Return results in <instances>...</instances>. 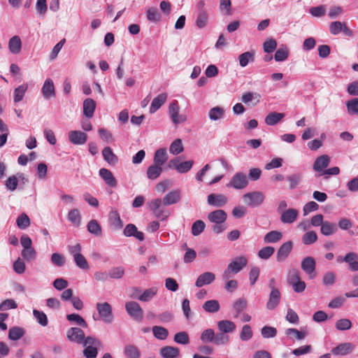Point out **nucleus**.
Masks as SVG:
<instances>
[{
	"label": "nucleus",
	"instance_id": "nucleus-1",
	"mask_svg": "<svg viewBox=\"0 0 358 358\" xmlns=\"http://www.w3.org/2000/svg\"><path fill=\"white\" fill-rule=\"evenodd\" d=\"M208 220L213 224L212 226V231L216 234H220L224 232L227 226L225 222L227 218V213L221 209H217L208 214Z\"/></svg>",
	"mask_w": 358,
	"mask_h": 358
},
{
	"label": "nucleus",
	"instance_id": "nucleus-2",
	"mask_svg": "<svg viewBox=\"0 0 358 358\" xmlns=\"http://www.w3.org/2000/svg\"><path fill=\"white\" fill-rule=\"evenodd\" d=\"M248 264V259L244 256L237 257L234 259L227 266L222 275L223 280H228L231 278V273H239Z\"/></svg>",
	"mask_w": 358,
	"mask_h": 358
},
{
	"label": "nucleus",
	"instance_id": "nucleus-3",
	"mask_svg": "<svg viewBox=\"0 0 358 358\" xmlns=\"http://www.w3.org/2000/svg\"><path fill=\"white\" fill-rule=\"evenodd\" d=\"M68 251L73 257L76 265L80 269L88 270L89 264L86 258L81 254L82 247L80 243L68 246Z\"/></svg>",
	"mask_w": 358,
	"mask_h": 358
},
{
	"label": "nucleus",
	"instance_id": "nucleus-4",
	"mask_svg": "<svg viewBox=\"0 0 358 358\" xmlns=\"http://www.w3.org/2000/svg\"><path fill=\"white\" fill-rule=\"evenodd\" d=\"M163 203L161 199H155L148 203L150 210L153 213L155 216L162 221L166 220L171 215L169 210L163 208Z\"/></svg>",
	"mask_w": 358,
	"mask_h": 358
},
{
	"label": "nucleus",
	"instance_id": "nucleus-5",
	"mask_svg": "<svg viewBox=\"0 0 358 358\" xmlns=\"http://www.w3.org/2000/svg\"><path fill=\"white\" fill-rule=\"evenodd\" d=\"M99 317L106 324H110L114 320L112 306L108 302L97 303L96 305Z\"/></svg>",
	"mask_w": 358,
	"mask_h": 358
},
{
	"label": "nucleus",
	"instance_id": "nucleus-6",
	"mask_svg": "<svg viewBox=\"0 0 358 358\" xmlns=\"http://www.w3.org/2000/svg\"><path fill=\"white\" fill-rule=\"evenodd\" d=\"M264 194L259 191L248 192L243 196L244 203L252 207L260 206L264 202Z\"/></svg>",
	"mask_w": 358,
	"mask_h": 358
},
{
	"label": "nucleus",
	"instance_id": "nucleus-7",
	"mask_svg": "<svg viewBox=\"0 0 358 358\" xmlns=\"http://www.w3.org/2000/svg\"><path fill=\"white\" fill-rule=\"evenodd\" d=\"M248 185V180L246 175L242 172H237L231 177L229 183L227 184V187L242 189L246 187Z\"/></svg>",
	"mask_w": 358,
	"mask_h": 358
},
{
	"label": "nucleus",
	"instance_id": "nucleus-8",
	"mask_svg": "<svg viewBox=\"0 0 358 358\" xmlns=\"http://www.w3.org/2000/svg\"><path fill=\"white\" fill-rule=\"evenodd\" d=\"M125 309L129 315L136 320L141 321L143 317V310L136 301H129L125 304Z\"/></svg>",
	"mask_w": 358,
	"mask_h": 358
},
{
	"label": "nucleus",
	"instance_id": "nucleus-9",
	"mask_svg": "<svg viewBox=\"0 0 358 358\" xmlns=\"http://www.w3.org/2000/svg\"><path fill=\"white\" fill-rule=\"evenodd\" d=\"M329 31L333 35H337L343 31L345 36H352V31L346 26L345 23L340 21L331 22L329 24Z\"/></svg>",
	"mask_w": 358,
	"mask_h": 358
},
{
	"label": "nucleus",
	"instance_id": "nucleus-10",
	"mask_svg": "<svg viewBox=\"0 0 358 358\" xmlns=\"http://www.w3.org/2000/svg\"><path fill=\"white\" fill-rule=\"evenodd\" d=\"M66 337L71 342L81 344L84 342V331L78 327H71L66 331Z\"/></svg>",
	"mask_w": 358,
	"mask_h": 358
},
{
	"label": "nucleus",
	"instance_id": "nucleus-11",
	"mask_svg": "<svg viewBox=\"0 0 358 358\" xmlns=\"http://www.w3.org/2000/svg\"><path fill=\"white\" fill-rule=\"evenodd\" d=\"M169 114L175 124H178L186 121V117L183 115H179V107L175 101L169 104Z\"/></svg>",
	"mask_w": 358,
	"mask_h": 358
},
{
	"label": "nucleus",
	"instance_id": "nucleus-12",
	"mask_svg": "<svg viewBox=\"0 0 358 358\" xmlns=\"http://www.w3.org/2000/svg\"><path fill=\"white\" fill-rule=\"evenodd\" d=\"M208 204L217 208L224 206L227 202V197L222 194H210L207 197Z\"/></svg>",
	"mask_w": 358,
	"mask_h": 358
},
{
	"label": "nucleus",
	"instance_id": "nucleus-13",
	"mask_svg": "<svg viewBox=\"0 0 358 358\" xmlns=\"http://www.w3.org/2000/svg\"><path fill=\"white\" fill-rule=\"evenodd\" d=\"M315 267L316 262L312 257H306L301 262V268L309 275L310 278H314L315 277Z\"/></svg>",
	"mask_w": 358,
	"mask_h": 358
},
{
	"label": "nucleus",
	"instance_id": "nucleus-14",
	"mask_svg": "<svg viewBox=\"0 0 358 358\" xmlns=\"http://www.w3.org/2000/svg\"><path fill=\"white\" fill-rule=\"evenodd\" d=\"M293 248V242L292 241H288L284 243L278 250L276 254V260L278 262H284L289 255L290 254Z\"/></svg>",
	"mask_w": 358,
	"mask_h": 358
},
{
	"label": "nucleus",
	"instance_id": "nucleus-15",
	"mask_svg": "<svg viewBox=\"0 0 358 358\" xmlns=\"http://www.w3.org/2000/svg\"><path fill=\"white\" fill-rule=\"evenodd\" d=\"M181 192L175 189L168 192L162 200L164 206H171L178 203L181 200Z\"/></svg>",
	"mask_w": 358,
	"mask_h": 358
},
{
	"label": "nucleus",
	"instance_id": "nucleus-16",
	"mask_svg": "<svg viewBox=\"0 0 358 358\" xmlns=\"http://www.w3.org/2000/svg\"><path fill=\"white\" fill-rule=\"evenodd\" d=\"M69 139L74 145H83L87 141V135L81 131H71L69 132Z\"/></svg>",
	"mask_w": 358,
	"mask_h": 358
},
{
	"label": "nucleus",
	"instance_id": "nucleus-17",
	"mask_svg": "<svg viewBox=\"0 0 358 358\" xmlns=\"http://www.w3.org/2000/svg\"><path fill=\"white\" fill-rule=\"evenodd\" d=\"M299 215V211L295 208H289L282 212L280 221L284 224L294 222Z\"/></svg>",
	"mask_w": 358,
	"mask_h": 358
},
{
	"label": "nucleus",
	"instance_id": "nucleus-18",
	"mask_svg": "<svg viewBox=\"0 0 358 358\" xmlns=\"http://www.w3.org/2000/svg\"><path fill=\"white\" fill-rule=\"evenodd\" d=\"M354 348L355 345L351 343H343L332 348L331 352L334 355L344 356L350 353Z\"/></svg>",
	"mask_w": 358,
	"mask_h": 358
},
{
	"label": "nucleus",
	"instance_id": "nucleus-19",
	"mask_svg": "<svg viewBox=\"0 0 358 358\" xmlns=\"http://www.w3.org/2000/svg\"><path fill=\"white\" fill-rule=\"evenodd\" d=\"M215 280V275L211 272H205L199 275L197 278L195 286L197 287H201L204 285L211 284Z\"/></svg>",
	"mask_w": 358,
	"mask_h": 358
},
{
	"label": "nucleus",
	"instance_id": "nucleus-20",
	"mask_svg": "<svg viewBox=\"0 0 358 358\" xmlns=\"http://www.w3.org/2000/svg\"><path fill=\"white\" fill-rule=\"evenodd\" d=\"M343 262L349 264V269L352 271H358V255L354 252L347 253L343 258Z\"/></svg>",
	"mask_w": 358,
	"mask_h": 358
},
{
	"label": "nucleus",
	"instance_id": "nucleus-21",
	"mask_svg": "<svg viewBox=\"0 0 358 358\" xmlns=\"http://www.w3.org/2000/svg\"><path fill=\"white\" fill-rule=\"evenodd\" d=\"M281 294L279 290H273L270 292L268 300L266 303L268 310H274L280 302Z\"/></svg>",
	"mask_w": 358,
	"mask_h": 358
},
{
	"label": "nucleus",
	"instance_id": "nucleus-22",
	"mask_svg": "<svg viewBox=\"0 0 358 358\" xmlns=\"http://www.w3.org/2000/svg\"><path fill=\"white\" fill-rule=\"evenodd\" d=\"M124 235L125 236H134L140 241L144 240V234L141 231H138L136 227L133 224H129L124 229Z\"/></svg>",
	"mask_w": 358,
	"mask_h": 358
},
{
	"label": "nucleus",
	"instance_id": "nucleus-23",
	"mask_svg": "<svg viewBox=\"0 0 358 358\" xmlns=\"http://www.w3.org/2000/svg\"><path fill=\"white\" fill-rule=\"evenodd\" d=\"M42 93L45 99L55 96V86L51 79H47L43 85Z\"/></svg>",
	"mask_w": 358,
	"mask_h": 358
},
{
	"label": "nucleus",
	"instance_id": "nucleus-24",
	"mask_svg": "<svg viewBox=\"0 0 358 358\" xmlns=\"http://www.w3.org/2000/svg\"><path fill=\"white\" fill-rule=\"evenodd\" d=\"M217 328L220 332L226 334L234 332L236 327L234 322L230 320H223L217 322Z\"/></svg>",
	"mask_w": 358,
	"mask_h": 358
},
{
	"label": "nucleus",
	"instance_id": "nucleus-25",
	"mask_svg": "<svg viewBox=\"0 0 358 358\" xmlns=\"http://www.w3.org/2000/svg\"><path fill=\"white\" fill-rule=\"evenodd\" d=\"M99 176L103 178L105 182L110 187H115L117 180L113 176L112 172L108 169L102 168L99 170Z\"/></svg>",
	"mask_w": 358,
	"mask_h": 358
},
{
	"label": "nucleus",
	"instance_id": "nucleus-26",
	"mask_svg": "<svg viewBox=\"0 0 358 358\" xmlns=\"http://www.w3.org/2000/svg\"><path fill=\"white\" fill-rule=\"evenodd\" d=\"M329 157L327 155H323L315 159L313 164V169L317 172L322 171L329 166Z\"/></svg>",
	"mask_w": 358,
	"mask_h": 358
},
{
	"label": "nucleus",
	"instance_id": "nucleus-27",
	"mask_svg": "<svg viewBox=\"0 0 358 358\" xmlns=\"http://www.w3.org/2000/svg\"><path fill=\"white\" fill-rule=\"evenodd\" d=\"M167 94L166 93L159 94L154 98L150 108V113H154L166 102Z\"/></svg>",
	"mask_w": 358,
	"mask_h": 358
},
{
	"label": "nucleus",
	"instance_id": "nucleus-28",
	"mask_svg": "<svg viewBox=\"0 0 358 358\" xmlns=\"http://www.w3.org/2000/svg\"><path fill=\"white\" fill-rule=\"evenodd\" d=\"M180 353L179 348L172 346H165L160 349L159 355L163 358H176Z\"/></svg>",
	"mask_w": 358,
	"mask_h": 358
},
{
	"label": "nucleus",
	"instance_id": "nucleus-29",
	"mask_svg": "<svg viewBox=\"0 0 358 358\" xmlns=\"http://www.w3.org/2000/svg\"><path fill=\"white\" fill-rule=\"evenodd\" d=\"M96 108V103L92 99H86L83 102V114L88 118L94 115Z\"/></svg>",
	"mask_w": 358,
	"mask_h": 358
},
{
	"label": "nucleus",
	"instance_id": "nucleus-30",
	"mask_svg": "<svg viewBox=\"0 0 358 358\" xmlns=\"http://www.w3.org/2000/svg\"><path fill=\"white\" fill-rule=\"evenodd\" d=\"M109 221L113 228L115 230H119L123 227V222L117 210H112L109 213Z\"/></svg>",
	"mask_w": 358,
	"mask_h": 358
},
{
	"label": "nucleus",
	"instance_id": "nucleus-31",
	"mask_svg": "<svg viewBox=\"0 0 358 358\" xmlns=\"http://www.w3.org/2000/svg\"><path fill=\"white\" fill-rule=\"evenodd\" d=\"M168 159V155L166 148L158 149L154 155V164L162 166Z\"/></svg>",
	"mask_w": 358,
	"mask_h": 358
},
{
	"label": "nucleus",
	"instance_id": "nucleus-32",
	"mask_svg": "<svg viewBox=\"0 0 358 358\" xmlns=\"http://www.w3.org/2000/svg\"><path fill=\"white\" fill-rule=\"evenodd\" d=\"M303 179V174L301 173H295L287 176V180L289 182V189H294L296 188Z\"/></svg>",
	"mask_w": 358,
	"mask_h": 358
},
{
	"label": "nucleus",
	"instance_id": "nucleus-33",
	"mask_svg": "<svg viewBox=\"0 0 358 358\" xmlns=\"http://www.w3.org/2000/svg\"><path fill=\"white\" fill-rule=\"evenodd\" d=\"M255 61V51H248L238 56L239 64L241 67H245L249 63Z\"/></svg>",
	"mask_w": 358,
	"mask_h": 358
},
{
	"label": "nucleus",
	"instance_id": "nucleus-34",
	"mask_svg": "<svg viewBox=\"0 0 358 358\" xmlns=\"http://www.w3.org/2000/svg\"><path fill=\"white\" fill-rule=\"evenodd\" d=\"M284 117V113L272 112L268 113L265 117V123L267 125L273 126L281 121Z\"/></svg>",
	"mask_w": 358,
	"mask_h": 358
},
{
	"label": "nucleus",
	"instance_id": "nucleus-35",
	"mask_svg": "<svg viewBox=\"0 0 358 358\" xmlns=\"http://www.w3.org/2000/svg\"><path fill=\"white\" fill-rule=\"evenodd\" d=\"M18 179H24V175L18 173L17 176H12L8 177L5 183L6 187L10 192L15 191L17 187Z\"/></svg>",
	"mask_w": 358,
	"mask_h": 358
},
{
	"label": "nucleus",
	"instance_id": "nucleus-36",
	"mask_svg": "<svg viewBox=\"0 0 358 358\" xmlns=\"http://www.w3.org/2000/svg\"><path fill=\"white\" fill-rule=\"evenodd\" d=\"M21 48H22V42H21V39L19 36H13L9 40L8 48H9V50L13 54H18L21 50Z\"/></svg>",
	"mask_w": 358,
	"mask_h": 358
},
{
	"label": "nucleus",
	"instance_id": "nucleus-37",
	"mask_svg": "<svg viewBox=\"0 0 358 358\" xmlns=\"http://www.w3.org/2000/svg\"><path fill=\"white\" fill-rule=\"evenodd\" d=\"M202 308L207 313H215L219 311L220 306L217 300L212 299L206 301L203 304Z\"/></svg>",
	"mask_w": 358,
	"mask_h": 358
},
{
	"label": "nucleus",
	"instance_id": "nucleus-38",
	"mask_svg": "<svg viewBox=\"0 0 358 358\" xmlns=\"http://www.w3.org/2000/svg\"><path fill=\"white\" fill-rule=\"evenodd\" d=\"M162 171V166L154 164L148 168L147 177L150 180H155L161 175Z\"/></svg>",
	"mask_w": 358,
	"mask_h": 358
},
{
	"label": "nucleus",
	"instance_id": "nucleus-39",
	"mask_svg": "<svg viewBox=\"0 0 358 358\" xmlns=\"http://www.w3.org/2000/svg\"><path fill=\"white\" fill-rule=\"evenodd\" d=\"M320 231L324 236H329L336 232L337 226L335 223L325 221L322 224Z\"/></svg>",
	"mask_w": 358,
	"mask_h": 358
},
{
	"label": "nucleus",
	"instance_id": "nucleus-40",
	"mask_svg": "<svg viewBox=\"0 0 358 358\" xmlns=\"http://www.w3.org/2000/svg\"><path fill=\"white\" fill-rule=\"evenodd\" d=\"M224 110L220 106H215L210 109L208 117L212 121H217L223 118Z\"/></svg>",
	"mask_w": 358,
	"mask_h": 358
},
{
	"label": "nucleus",
	"instance_id": "nucleus-41",
	"mask_svg": "<svg viewBox=\"0 0 358 358\" xmlns=\"http://www.w3.org/2000/svg\"><path fill=\"white\" fill-rule=\"evenodd\" d=\"M282 237V234L279 231H271L268 232L264 237L266 243H275L278 242Z\"/></svg>",
	"mask_w": 358,
	"mask_h": 358
},
{
	"label": "nucleus",
	"instance_id": "nucleus-42",
	"mask_svg": "<svg viewBox=\"0 0 358 358\" xmlns=\"http://www.w3.org/2000/svg\"><path fill=\"white\" fill-rule=\"evenodd\" d=\"M87 228L90 234L96 236H101L102 235L101 227L96 220H90L87 225Z\"/></svg>",
	"mask_w": 358,
	"mask_h": 358
},
{
	"label": "nucleus",
	"instance_id": "nucleus-43",
	"mask_svg": "<svg viewBox=\"0 0 358 358\" xmlns=\"http://www.w3.org/2000/svg\"><path fill=\"white\" fill-rule=\"evenodd\" d=\"M25 331L20 327H13L10 328L8 331V338L11 341H17L24 336Z\"/></svg>",
	"mask_w": 358,
	"mask_h": 358
},
{
	"label": "nucleus",
	"instance_id": "nucleus-44",
	"mask_svg": "<svg viewBox=\"0 0 358 358\" xmlns=\"http://www.w3.org/2000/svg\"><path fill=\"white\" fill-rule=\"evenodd\" d=\"M158 289L156 287H152L149 289L144 290L138 297V300L141 301H150L157 293Z\"/></svg>",
	"mask_w": 358,
	"mask_h": 358
},
{
	"label": "nucleus",
	"instance_id": "nucleus-45",
	"mask_svg": "<svg viewBox=\"0 0 358 358\" xmlns=\"http://www.w3.org/2000/svg\"><path fill=\"white\" fill-rule=\"evenodd\" d=\"M104 159L110 164H115L117 162V157L113 153L110 147H106L102 151Z\"/></svg>",
	"mask_w": 358,
	"mask_h": 358
},
{
	"label": "nucleus",
	"instance_id": "nucleus-46",
	"mask_svg": "<svg viewBox=\"0 0 358 358\" xmlns=\"http://www.w3.org/2000/svg\"><path fill=\"white\" fill-rule=\"evenodd\" d=\"M27 89V84H22L18 86L17 88H15L13 94L14 102L17 103L22 101Z\"/></svg>",
	"mask_w": 358,
	"mask_h": 358
},
{
	"label": "nucleus",
	"instance_id": "nucleus-47",
	"mask_svg": "<svg viewBox=\"0 0 358 358\" xmlns=\"http://www.w3.org/2000/svg\"><path fill=\"white\" fill-rule=\"evenodd\" d=\"M152 331L154 336L159 340H165L169 336V331L161 326H154Z\"/></svg>",
	"mask_w": 358,
	"mask_h": 358
},
{
	"label": "nucleus",
	"instance_id": "nucleus-48",
	"mask_svg": "<svg viewBox=\"0 0 358 358\" xmlns=\"http://www.w3.org/2000/svg\"><path fill=\"white\" fill-rule=\"evenodd\" d=\"M66 319L71 322H75L78 325L87 328V324L85 320L78 314L72 313L66 315Z\"/></svg>",
	"mask_w": 358,
	"mask_h": 358
},
{
	"label": "nucleus",
	"instance_id": "nucleus-49",
	"mask_svg": "<svg viewBox=\"0 0 358 358\" xmlns=\"http://www.w3.org/2000/svg\"><path fill=\"white\" fill-rule=\"evenodd\" d=\"M124 355L128 358H139L141 357L139 350L133 345H129L124 348Z\"/></svg>",
	"mask_w": 358,
	"mask_h": 358
},
{
	"label": "nucleus",
	"instance_id": "nucleus-50",
	"mask_svg": "<svg viewBox=\"0 0 358 358\" xmlns=\"http://www.w3.org/2000/svg\"><path fill=\"white\" fill-rule=\"evenodd\" d=\"M30 219L26 213H22L18 216L16 224L20 229H25L30 225Z\"/></svg>",
	"mask_w": 358,
	"mask_h": 358
},
{
	"label": "nucleus",
	"instance_id": "nucleus-51",
	"mask_svg": "<svg viewBox=\"0 0 358 358\" xmlns=\"http://www.w3.org/2000/svg\"><path fill=\"white\" fill-rule=\"evenodd\" d=\"M201 341L204 343H213L215 340V331L213 329H207L202 331L201 336Z\"/></svg>",
	"mask_w": 358,
	"mask_h": 358
},
{
	"label": "nucleus",
	"instance_id": "nucleus-52",
	"mask_svg": "<svg viewBox=\"0 0 358 358\" xmlns=\"http://www.w3.org/2000/svg\"><path fill=\"white\" fill-rule=\"evenodd\" d=\"M233 308L236 311L234 317H237L247 308V301L243 298H240L234 302Z\"/></svg>",
	"mask_w": 358,
	"mask_h": 358
},
{
	"label": "nucleus",
	"instance_id": "nucleus-53",
	"mask_svg": "<svg viewBox=\"0 0 358 358\" xmlns=\"http://www.w3.org/2000/svg\"><path fill=\"white\" fill-rule=\"evenodd\" d=\"M275 252V248L272 246H266L258 252V257L262 259H268Z\"/></svg>",
	"mask_w": 358,
	"mask_h": 358
},
{
	"label": "nucleus",
	"instance_id": "nucleus-54",
	"mask_svg": "<svg viewBox=\"0 0 358 358\" xmlns=\"http://www.w3.org/2000/svg\"><path fill=\"white\" fill-rule=\"evenodd\" d=\"M184 150L181 139H176L170 145L169 152L173 155H178Z\"/></svg>",
	"mask_w": 358,
	"mask_h": 358
},
{
	"label": "nucleus",
	"instance_id": "nucleus-55",
	"mask_svg": "<svg viewBox=\"0 0 358 358\" xmlns=\"http://www.w3.org/2000/svg\"><path fill=\"white\" fill-rule=\"evenodd\" d=\"M108 275L110 278L120 279L124 275V268L122 266H115L108 271Z\"/></svg>",
	"mask_w": 358,
	"mask_h": 358
},
{
	"label": "nucleus",
	"instance_id": "nucleus-56",
	"mask_svg": "<svg viewBox=\"0 0 358 358\" xmlns=\"http://www.w3.org/2000/svg\"><path fill=\"white\" fill-rule=\"evenodd\" d=\"M336 276L334 272H326L322 277V283L324 285L330 287L332 286L336 282Z\"/></svg>",
	"mask_w": 358,
	"mask_h": 358
},
{
	"label": "nucleus",
	"instance_id": "nucleus-57",
	"mask_svg": "<svg viewBox=\"0 0 358 358\" xmlns=\"http://www.w3.org/2000/svg\"><path fill=\"white\" fill-rule=\"evenodd\" d=\"M68 219L73 224L78 227L80 224L81 221V216L79 210L77 208H74L69 211L68 213Z\"/></svg>",
	"mask_w": 358,
	"mask_h": 358
},
{
	"label": "nucleus",
	"instance_id": "nucleus-58",
	"mask_svg": "<svg viewBox=\"0 0 358 358\" xmlns=\"http://www.w3.org/2000/svg\"><path fill=\"white\" fill-rule=\"evenodd\" d=\"M317 240V234L314 231H309L302 236V242L305 245H310Z\"/></svg>",
	"mask_w": 358,
	"mask_h": 358
},
{
	"label": "nucleus",
	"instance_id": "nucleus-59",
	"mask_svg": "<svg viewBox=\"0 0 358 358\" xmlns=\"http://www.w3.org/2000/svg\"><path fill=\"white\" fill-rule=\"evenodd\" d=\"M33 315L36 321L43 327L48 325V320L47 315L42 311L34 309L33 310Z\"/></svg>",
	"mask_w": 358,
	"mask_h": 358
},
{
	"label": "nucleus",
	"instance_id": "nucleus-60",
	"mask_svg": "<svg viewBox=\"0 0 358 358\" xmlns=\"http://www.w3.org/2000/svg\"><path fill=\"white\" fill-rule=\"evenodd\" d=\"M289 51L286 47L280 48L275 53L274 58L276 62H282L287 59Z\"/></svg>",
	"mask_w": 358,
	"mask_h": 358
},
{
	"label": "nucleus",
	"instance_id": "nucleus-61",
	"mask_svg": "<svg viewBox=\"0 0 358 358\" xmlns=\"http://www.w3.org/2000/svg\"><path fill=\"white\" fill-rule=\"evenodd\" d=\"M208 19L207 13L205 10H200L196 20V25L200 29L203 28L207 24Z\"/></svg>",
	"mask_w": 358,
	"mask_h": 358
},
{
	"label": "nucleus",
	"instance_id": "nucleus-62",
	"mask_svg": "<svg viewBox=\"0 0 358 358\" xmlns=\"http://www.w3.org/2000/svg\"><path fill=\"white\" fill-rule=\"evenodd\" d=\"M346 107L349 114L358 115V98L347 101Z\"/></svg>",
	"mask_w": 358,
	"mask_h": 358
},
{
	"label": "nucleus",
	"instance_id": "nucleus-63",
	"mask_svg": "<svg viewBox=\"0 0 358 358\" xmlns=\"http://www.w3.org/2000/svg\"><path fill=\"white\" fill-rule=\"evenodd\" d=\"M206 224L202 220H196L195 221L192 227V234L196 236L201 234L204 229H205Z\"/></svg>",
	"mask_w": 358,
	"mask_h": 358
},
{
	"label": "nucleus",
	"instance_id": "nucleus-64",
	"mask_svg": "<svg viewBox=\"0 0 358 358\" xmlns=\"http://www.w3.org/2000/svg\"><path fill=\"white\" fill-rule=\"evenodd\" d=\"M335 327L339 331H345L352 327V322L348 319L343 318L336 321Z\"/></svg>",
	"mask_w": 358,
	"mask_h": 358
}]
</instances>
